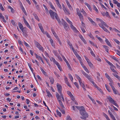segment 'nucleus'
<instances>
[{"mask_svg": "<svg viewBox=\"0 0 120 120\" xmlns=\"http://www.w3.org/2000/svg\"><path fill=\"white\" fill-rule=\"evenodd\" d=\"M103 46V47L105 49V51L107 52H108L109 51L108 47L105 45H104Z\"/></svg>", "mask_w": 120, "mask_h": 120, "instance_id": "obj_25", "label": "nucleus"}, {"mask_svg": "<svg viewBox=\"0 0 120 120\" xmlns=\"http://www.w3.org/2000/svg\"><path fill=\"white\" fill-rule=\"evenodd\" d=\"M50 80V82L51 84H53L54 82V80L53 78L52 77H50L49 78Z\"/></svg>", "mask_w": 120, "mask_h": 120, "instance_id": "obj_14", "label": "nucleus"}, {"mask_svg": "<svg viewBox=\"0 0 120 120\" xmlns=\"http://www.w3.org/2000/svg\"><path fill=\"white\" fill-rule=\"evenodd\" d=\"M90 81H92V79L91 78V77L88 75V74L86 75V76H85Z\"/></svg>", "mask_w": 120, "mask_h": 120, "instance_id": "obj_15", "label": "nucleus"}, {"mask_svg": "<svg viewBox=\"0 0 120 120\" xmlns=\"http://www.w3.org/2000/svg\"><path fill=\"white\" fill-rule=\"evenodd\" d=\"M114 84L113 83V82H110L109 83V84L111 86V88H113L114 87V86L113 85Z\"/></svg>", "mask_w": 120, "mask_h": 120, "instance_id": "obj_44", "label": "nucleus"}, {"mask_svg": "<svg viewBox=\"0 0 120 120\" xmlns=\"http://www.w3.org/2000/svg\"><path fill=\"white\" fill-rule=\"evenodd\" d=\"M57 86L58 90V92L60 93H62V87L61 86L57 83Z\"/></svg>", "mask_w": 120, "mask_h": 120, "instance_id": "obj_7", "label": "nucleus"}, {"mask_svg": "<svg viewBox=\"0 0 120 120\" xmlns=\"http://www.w3.org/2000/svg\"><path fill=\"white\" fill-rule=\"evenodd\" d=\"M18 25L20 29L23 28L22 25L20 22L18 23Z\"/></svg>", "mask_w": 120, "mask_h": 120, "instance_id": "obj_42", "label": "nucleus"}, {"mask_svg": "<svg viewBox=\"0 0 120 120\" xmlns=\"http://www.w3.org/2000/svg\"><path fill=\"white\" fill-rule=\"evenodd\" d=\"M90 53L91 54V55L93 56H94V57H95V54H94V53L93 52V51H92V50L91 51H90Z\"/></svg>", "mask_w": 120, "mask_h": 120, "instance_id": "obj_58", "label": "nucleus"}, {"mask_svg": "<svg viewBox=\"0 0 120 120\" xmlns=\"http://www.w3.org/2000/svg\"><path fill=\"white\" fill-rule=\"evenodd\" d=\"M50 60L51 61H52L55 64H56V62H57L53 57H50Z\"/></svg>", "mask_w": 120, "mask_h": 120, "instance_id": "obj_20", "label": "nucleus"}, {"mask_svg": "<svg viewBox=\"0 0 120 120\" xmlns=\"http://www.w3.org/2000/svg\"><path fill=\"white\" fill-rule=\"evenodd\" d=\"M85 4L86 5L88 8L90 10H91V8L90 7V6L88 3H85Z\"/></svg>", "mask_w": 120, "mask_h": 120, "instance_id": "obj_26", "label": "nucleus"}, {"mask_svg": "<svg viewBox=\"0 0 120 120\" xmlns=\"http://www.w3.org/2000/svg\"><path fill=\"white\" fill-rule=\"evenodd\" d=\"M113 40L114 41L116 42L118 44H119L120 43V42L117 40L116 39H114Z\"/></svg>", "mask_w": 120, "mask_h": 120, "instance_id": "obj_63", "label": "nucleus"}, {"mask_svg": "<svg viewBox=\"0 0 120 120\" xmlns=\"http://www.w3.org/2000/svg\"><path fill=\"white\" fill-rule=\"evenodd\" d=\"M56 96L58 100V101L59 100H60V97L59 94L57 93H56Z\"/></svg>", "mask_w": 120, "mask_h": 120, "instance_id": "obj_24", "label": "nucleus"}, {"mask_svg": "<svg viewBox=\"0 0 120 120\" xmlns=\"http://www.w3.org/2000/svg\"><path fill=\"white\" fill-rule=\"evenodd\" d=\"M92 83V84H93L94 86L95 87H98H98L96 85V84L95 83L93 82V81H92H92H90Z\"/></svg>", "mask_w": 120, "mask_h": 120, "instance_id": "obj_47", "label": "nucleus"}, {"mask_svg": "<svg viewBox=\"0 0 120 120\" xmlns=\"http://www.w3.org/2000/svg\"><path fill=\"white\" fill-rule=\"evenodd\" d=\"M81 12L83 14H84L85 15H86V12L84 11V10L83 9H82V10H81Z\"/></svg>", "mask_w": 120, "mask_h": 120, "instance_id": "obj_55", "label": "nucleus"}, {"mask_svg": "<svg viewBox=\"0 0 120 120\" xmlns=\"http://www.w3.org/2000/svg\"><path fill=\"white\" fill-rule=\"evenodd\" d=\"M66 63L67 65L68 66V68H69L70 69L71 68V66H70V65L69 64L68 62V61H66Z\"/></svg>", "mask_w": 120, "mask_h": 120, "instance_id": "obj_53", "label": "nucleus"}, {"mask_svg": "<svg viewBox=\"0 0 120 120\" xmlns=\"http://www.w3.org/2000/svg\"><path fill=\"white\" fill-rule=\"evenodd\" d=\"M110 68L111 70L114 72H116V71L115 70L114 68H115V67L114 66V67H113V66H111Z\"/></svg>", "mask_w": 120, "mask_h": 120, "instance_id": "obj_21", "label": "nucleus"}, {"mask_svg": "<svg viewBox=\"0 0 120 120\" xmlns=\"http://www.w3.org/2000/svg\"><path fill=\"white\" fill-rule=\"evenodd\" d=\"M74 84L78 89H79V86L78 83L76 82L74 83Z\"/></svg>", "mask_w": 120, "mask_h": 120, "instance_id": "obj_43", "label": "nucleus"}, {"mask_svg": "<svg viewBox=\"0 0 120 120\" xmlns=\"http://www.w3.org/2000/svg\"><path fill=\"white\" fill-rule=\"evenodd\" d=\"M49 12L52 19H54V17H55L59 23L60 24H61V21L58 16L57 14L56 13L53 11L52 10H50Z\"/></svg>", "mask_w": 120, "mask_h": 120, "instance_id": "obj_1", "label": "nucleus"}, {"mask_svg": "<svg viewBox=\"0 0 120 120\" xmlns=\"http://www.w3.org/2000/svg\"><path fill=\"white\" fill-rule=\"evenodd\" d=\"M24 44L26 46L28 47H29L30 46L29 45L26 43L24 41Z\"/></svg>", "mask_w": 120, "mask_h": 120, "instance_id": "obj_56", "label": "nucleus"}, {"mask_svg": "<svg viewBox=\"0 0 120 120\" xmlns=\"http://www.w3.org/2000/svg\"><path fill=\"white\" fill-rule=\"evenodd\" d=\"M33 15H34L35 18L38 21H39V19L37 15L35 13H34L33 14Z\"/></svg>", "mask_w": 120, "mask_h": 120, "instance_id": "obj_16", "label": "nucleus"}, {"mask_svg": "<svg viewBox=\"0 0 120 120\" xmlns=\"http://www.w3.org/2000/svg\"><path fill=\"white\" fill-rule=\"evenodd\" d=\"M66 20L70 24H72V22L69 20V19L68 18H66Z\"/></svg>", "mask_w": 120, "mask_h": 120, "instance_id": "obj_46", "label": "nucleus"}, {"mask_svg": "<svg viewBox=\"0 0 120 120\" xmlns=\"http://www.w3.org/2000/svg\"><path fill=\"white\" fill-rule=\"evenodd\" d=\"M63 10L64 12L65 13H68V14H70V13H69V11H68L66 9V8H64V9H63Z\"/></svg>", "mask_w": 120, "mask_h": 120, "instance_id": "obj_34", "label": "nucleus"}, {"mask_svg": "<svg viewBox=\"0 0 120 120\" xmlns=\"http://www.w3.org/2000/svg\"><path fill=\"white\" fill-rule=\"evenodd\" d=\"M107 98L108 99L109 101L111 103L113 104L118 108L119 106L115 102V101L112 99V98L110 96H107Z\"/></svg>", "mask_w": 120, "mask_h": 120, "instance_id": "obj_3", "label": "nucleus"}, {"mask_svg": "<svg viewBox=\"0 0 120 120\" xmlns=\"http://www.w3.org/2000/svg\"><path fill=\"white\" fill-rule=\"evenodd\" d=\"M80 61V63L82 66V67H83V68H84L85 67H86V66L84 65V64L81 61V60Z\"/></svg>", "mask_w": 120, "mask_h": 120, "instance_id": "obj_54", "label": "nucleus"}, {"mask_svg": "<svg viewBox=\"0 0 120 120\" xmlns=\"http://www.w3.org/2000/svg\"><path fill=\"white\" fill-rule=\"evenodd\" d=\"M75 76L76 78L79 81L81 80L80 77L77 75L75 74Z\"/></svg>", "mask_w": 120, "mask_h": 120, "instance_id": "obj_31", "label": "nucleus"}, {"mask_svg": "<svg viewBox=\"0 0 120 120\" xmlns=\"http://www.w3.org/2000/svg\"><path fill=\"white\" fill-rule=\"evenodd\" d=\"M11 22L12 25L15 26H16L17 25V23L15 22L13 20H11Z\"/></svg>", "mask_w": 120, "mask_h": 120, "instance_id": "obj_17", "label": "nucleus"}, {"mask_svg": "<svg viewBox=\"0 0 120 120\" xmlns=\"http://www.w3.org/2000/svg\"><path fill=\"white\" fill-rule=\"evenodd\" d=\"M93 7L94 10L97 12L98 13V11L95 6V5H93Z\"/></svg>", "mask_w": 120, "mask_h": 120, "instance_id": "obj_41", "label": "nucleus"}, {"mask_svg": "<svg viewBox=\"0 0 120 120\" xmlns=\"http://www.w3.org/2000/svg\"><path fill=\"white\" fill-rule=\"evenodd\" d=\"M112 90L114 93L115 94H117L116 92H117V90L115 89V87L112 88Z\"/></svg>", "mask_w": 120, "mask_h": 120, "instance_id": "obj_32", "label": "nucleus"}, {"mask_svg": "<svg viewBox=\"0 0 120 120\" xmlns=\"http://www.w3.org/2000/svg\"><path fill=\"white\" fill-rule=\"evenodd\" d=\"M89 66L91 68H92L93 67V65L89 61L87 62Z\"/></svg>", "mask_w": 120, "mask_h": 120, "instance_id": "obj_28", "label": "nucleus"}, {"mask_svg": "<svg viewBox=\"0 0 120 120\" xmlns=\"http://www.w3.org/2000/svg\"><path fill=\"white\" fill-rule=\"evenodd\" d=\"M23 34L24 36H25V37H26L27 36V34L26 33V31H24V32H23Z\"/></svg>", "mask_w": 120, "mask_h": 120, "instance_id": "obj_61", "label": "nucleus"}, {"mask_svg": "<svg viewBox=\"0 0 120 120\" xmlns=\"http://www.w3.org/2000/svg\"><path fill=\"white\" fill-rule=\"evenodd\" d=\"M46 92L47 93V96H48L49 97H52V95L50 93V92L48 90H46Z\"/></svg>", "mask_w": 120, "mask_h": 120, "instance_id": "obj_13", "label": "nucleus"}, {"mask_svg": "<svg viewBox=\"0 0 120 120\" xmlns=\"http://www.w3.org/2000/svg\"><path fill=\"white\" fill-rule=\"evenodd\" d=\"M53 53L56 56H58V54L56 51H53Z\"/></svg>", "mask_w": 120, "mask_h": 120, "instance_id": "obj_52", "label": "nucleus"}, {"mask_svg": "<svg viewBox=\"0 0 120 120\" xmlns=\"http://www.w3.org/2000/svg\"><path fill=\"white\" fill-rule=\"evenodd\" d=\"M77 14L78 16H79L80 18H82L83 17V16L81 13L80 12H77Z\"/></svg>", "mask_w": 120, "mask_h": 120, "instance_id": "obj_33", "label": "nucleus"}, {"mask_svg": "<svg viewBox=\"0 0 120 120\" xmlns=\"http://www.w3.org/2000/svg\"><path fill=\"white\" fill-rule=\"evenodd\" d=\"M21 8V9H22V11L24 13V14L26 15H27V13L26 12V11L24 9V8L23 7V6L22 7H20Z\"/></svg>", "mask_w": 120, "mask_h": 120, "instance_id": "obj_23", "label": "nucleus"}, {"mask_svg": "<svg viewBox=\"0 0 120 120\" xmlns=\"http://www.w3.org/2000/svg\"><path fill=\"white\" fill-rule=\"evenodd\" d=\"M35 43L36 46L42 52L44 50L43 49V47L40 45L38 42L35 41Z\"/></svg>", "mask_w": 120, "mask_h": 120, "instance_id": "obj_4", "label": "nucleus"}, {"mask_svg": "<svg viewBox=\"0 0 120 120\" xmlns=\"http://www.w3.org/2000/svg\"><path fill=\"white\" fill-rule=\"evenodd\" d=\"M108 112L109 114L110 115V116L111 117L113 116V115L112 114V112H111L110 110H109L108 111Z\"/></svg>", "mask_w": 120, "mask_h": 120, "instance_id": "obj_57", "label": "nucleus"}, {"mask_svg": "<svg viewBox=\"0 0 120 120\" xmlns=\"http://www.w3.org/2000/svg\"><path fill=\"white\" fill-rule=\"evenodd\" d=\"M56 112L57 113V115L59 116L60 117H61V113L58 110H56Z\"/></svg>", "mask_w": 120, "mask_h": 120, "instance_id": "obj_29", "label": "nucleus"}, {"mask_svg": "<svg viewBox=\"0 0 120 120\" xmlns=\"http://www.w3.org/2000/svg\"><path fill=\"white\" fill-rule=\"evenodd\" d=\"M87 18L90 21L92 24L94 25H96V24L95 23L93 20L91 19L89 17H87Z\"/></svg>", "mask_w": 120, "mask_h": 120, "instance_id": "obj_9", "label": "nucleus"}, {"mask_svg": "<svg viewBox=\"0 0 120 120\" xmlns=\"http://www.w3.org/2000/svg\"><path fill=\"white\" fill-rule=\"evenodd\" d=\"M112 74L116 78L118 79L120 81V77L118 75L115 73H113Z\"/></svg>", "mask_w": 120, "mask_h": 120, "instance_id": "obj_22", "label": "nucleus"}, {"mask_svg": "<svg viewBox=\"0 0 120 120\" xmlns=\"http://www.w3.org/2000/svg\"><path fill=\"white\" fill-rule=\"evenodd\" d=\"M80 112L81 115L82 116L80 117L82 119H85L88 117V115L85 110L84 107L82 106L81 109H80Z\"/></svg>", "mask_w": 120, "mask_h": 120, "instance_id": "obj_2", "label": "nucleus"}, {"mask_svg": "<svg viewBox=\"0 0 120 120\" xmlns=\"http://www.w3.org/2000/svg\"><path fill=\"white\" fill-rule=\"evenodd\" d=\"M62 24L64 26V28L67 30L69 27L67 23L64 20V22H63Z\"/></svg>", "mask_w": 120, "mask_h": 120, "instance_id": "obj_5", "label": "nucleus"}, {"mask_svg": "<svg viewBox=\"0 0 120 120\" xmlns=\"http://www.w3.org/2000/svg\"><path fill=\"white\" fill-rule=\"evenodd\" d=\"M105 87L107 90L109 92H111V90H110L109 87H108V86L106 84L105 85Z\"/></svg>", "mask_w": 120, "mask_h": 120, "instance_id": "obj_38", "label": "nucleus"}, {"mask_svg": "<svg viewBox=\"0 0 120 120\" xmlns=\"http://www.w3.org/2000/svg\"><path fill=\"white\" fill-rule=\"evenodd\" d=\"M44 34H45L46 35V36L48 37H49V36L48 34V33L47 31H45V32H44V33H43Z\"/></svg>", "mask_w": 120, "mask_h": 120, "instance_id": "obj_51", "label": "nucleus"}, {"mask_svg": "<svg viewBox=\"0 0 120 120\" xmlns=\"http://www.w3.org/2000/svg\"><path fill=\"white\" fill-rule=\"evenodd\" d=\"M70 26L71 28L74 31H75V32L77 31V30L76 29V28L75 27L72 25V24H71Z\"/></svg>", "mask_w": 120, "mask_h": 120, "instance_id": "obj_18", "label": "nucleus"}, {"mask_svg": "<svg viewBox=\"0 0 120 120\" xmlns=\"http://www.w3.org/2000/svg\"><path fill=\"white\" fill-rule=\"evenodd\" d=\"M38 58V59L40 60L42 62L43 64H44V62L43 61V60L42 58V57H40V56H38L37 57Z\"/></svg>", "mask_w": 120, "mask_h": 120, "instance_id": "obj_27", "label": "nucleus"}, {"mask_svg": "<svg viewBox=\"0 0 120 120\" xmlns=\"http://www.w3.org/2000/svg\"><path fill=\"white\" fill-rule=\"evenodd\" d=\"M68 43L69 45V46H70V48H71V47H73L72 45L70 43V42L69 41H68Z\"/></svg>", "mask_w": 120, "mask_h": 120, "instance_id": "obj_49", "label": "nucleus"}, {"mask_svg": "<svg viewBox=\"0 0 120 120\" xmlns=\"http://www.w3.org/2000/svg\"><path fill=\"white\" fill-rule=\"evenodd\" d=\"M55 64L57 66L58 68L60 71H62V69L61 68L58 62H56V64Z\"/></svg>", "mask_w": 120, "mask_h": 120, "instance_id": "obj_12", "label": "nucleus"}, {"mask_svg": "<svg viewBox=\"0 0 120 120\" xmlns=\"http://www.w3.org/2000/svg\"><path fill=\"white\" fill-rule=\"evenodd\" d=\"M56 2V4H57L58 6L59 7V8L60 9L62 8V7L60 5L59 1H58Z\"/></svg>", "mask_w": 120, "mask_h": 120, "instance_id": "obj_35", "label": "nucleus"}, {"mask_svg": "<svg viewBox=\"0 0 120 120\" xmlns=\"http://www.w3.org/2000/svg\"><path fill=\"white\" fill-rule=\"evenodd\" d=\"M60 95L63 101L64 102V98L63 96V95L62 93H60Z\"/></svg>", "mask_w": 120, "mask_h": 120, "instance_id": "obj_48", "label": "nucleus"}, {"mask_svg": "<svg viewBox=\"0 0 120 120\" xmlns=\"http://www.w3.org/2000/svg\"><path fill=\"white\" fill-rule=\"evenodd\" d=\"M67 120H72L71 117L69 116H68L67 117Z\"/></svg>", "mask_w": 120, "mask_h": 120, "instance_id": "obj_60", "label": "nucleus"}, {"mask_svg": "<svg viewBox=\"0 0 120 120\" xmlns=\"http://www.w3.org/2000/svg\"><path fill=\"white\" fill-rule=\"evenodd\" d=\"M0 9L3 11H4V9L1 3L0 4Z\"/></svg>", "mask_w": 120, "mask_h": 120, "instance_id": "obj_37", "label": "nucleus"}, {"mask_svg": "<svg viewBox=\"0 0 120 120\" xmlns=\"http://www.w3.org/2000/svg\"><path fill=\"white\" fill-rule=\"evenodd\" d=\"M68 76L69 78L71 79V81H72L73 80V78L71 75L70 74H68Z\"/></svg>", "mask_w": 120, "mask_h": 120, "instance_id": "obj_36", "label": "nucleus"}, {"mask_svg": "<svg viewBox=\"0 0 120 120\" xmlns=\"http://www.w3.org/2000/svg\"><path fill=\"white\" fill-rule=\"evenodd\" d=\"M96 37L101 42H102L103 40L102 39L99 37H98V35H96Z\"/></svg>", "mask_w": 120, "mask_h": 120, "instance_id": "obj_30", "label": "nucleus"}, {"mask_svg": "<svg viewBox=\"0 0 120 120\" xmlns=\"http://www.w3.org/2000/svg\"><path fill=\"white\" fill-rule=\"evenodd\" d=\"M103 115L106 118V119L107 120H108V119H109V118L108 116L105 113H103Z\"/></svg>", "mask_w": 120, "mask_h": 120, "instance_id": "obj_40", "label": "nucleus"}, {"mask_svg": "<svg viewBox=\"0 0 120 120\" xmlns=\"http://www.w3.org/2000/svg\"><path fill=\"white\" fill-rule=\"evenodd\" d=\"M89 36L92 39H94V38L93 36L91 34H89Z\"/></svg>", "mask_w": 120, "mask_h": 120, "instance_id": "obj_64", "label": "nucleus"}, {"mask_svg": "<svg viewBox=\"0 0 120 120\" xmlns=\"http://www.w3.org/2000/svg\"><path fill=\"white\" fill-rule=\"evenodd\" d=\"M79 83L80 85L81 86L83 85L84 84L82 82L81 80H79Z\"/></svg>", "mask_w": 120, "mask_h": 120, "instance_id": "obj_50", "label": "nucleus"}, {"mask_svg": "<svg viewBox=\"0 0 120 120\" xmlns=\"http://www.w3.org/2000/svg\"><path fill=\"white\" fill-rule=\"evenodd\" d=\"M58 101L60 105L63 108H64V107L63 105L62 102L60 100H59Z\"/></svg>", "mask_w": 120, "mask_h": 120, "instance_id": "obj_19", "label": "nucleus"}, {"mask_svg": "<svg viewBox=\"0 0 120 120\" xmlns=\"http://www.w3.org/2000/svg\"><path fill=\"white\" fill-rule=\"evenodd\" d=\"M38 26L42 33H44V30L43 28L42 24L41 23H39L38 24Z\"/></svg>", "mask_w": 120, "mask_h": 120, "instance_id": "obj_8", "label": "nucleus"}, {"mask_svg": "<svg viewBox=\"0 0 120 120\" xmlns=\"http://www.w3.org/2000/svg\"><path fill=\"white\" fill-rule=\"evenodd\" d=\"M100 22H101V25H104L105 26L108 27L109 26L106 24V23L104 22L102 20H100Z\"/></svg>", "mask_w": 120, "mask_h": 120, "instance_id": "obj_11", "label": "nucleus"}, {"mask_svg": "<svg viewBox=\"0 0 120 120\" xmlns=\"http://www.w3.org/2000/svg\"><path fill=\"white\" fill-rule=\"evenodd\" d=\"M26 25L27 27L30 29L31 30L32 28L30 26L29 24L27 22L25 24Z\"/></svg>", "mask_w": 120, "mask_h": 120, "instance_id": "obj_39", "label": "nucleus"}, {"mask_svg": "<svg viewBox=\"0 0 120 120\" xmlns=\"http://www.w3.org/2000/svg\"><path fill=\"white\" fill-rule=\"evenodd\" d=\"M77 57L80 61H81V58L80 56L78 54L76 55Z\"/></svg>", "mask_w": 120, "mask_h": 120, "instance_id": "obj_45", "label": "nucleus"}, {"mask_svg": "<svg viewBox=\"0 0 120 120\" xmlns=\"http://www.w3.org/2000/svg\"><path fill=\"white\" fill-rule=\"evenodd\" d=\"M98 25L102 29H103L107 33H110V32H109V31L107 30V29L106 28H105L102 25H101L100 23H99L98 24Z\"/></svg>", "mask_w": 120, "mask_h": 120, "instance_id": "obj_6", "label": "nucleus"}, {"mask_svg": "<svg viewBox=\"0 0 120 120\" xmlns=\"http://www.w3.org/2000/svg\"><path fill=\"white\" fill-rule=\"evenodd\" d=\"M105 41L107 45H108L111 47H112V45H111L110 43L108 40V39L106 38H105Z\"/></svg>", "mask_w": 120, "mask_h": 120, "instance_id": "obj_10", "label": "nucleus"}, {"mask_svg": "<svg viewBox=\"0 0 120 120\" xmlns=\"http://www.w3.org/2000/svg\"><path fill=\"white\" fill-rule=\"evenodd\" d=\"M67 94L70 96H72V94H71V92L69 91H68L67 92Z\"/></svg>", "mask_w": 120, "mask_h": 120, "instance_id": "obj_62", "label": "nucleus"}, {"mask_svg": "<svg viewBox=\"0 0 120 120\" xmlns=\"http://www.w3.org/2000/svg\"><path fill=\"white\" fill-rule=\"evenodd\" d=\"M41 71H42V73L45 75L46 74V72L44 71L43 69L42 68H41Z\"/></svg>", "mask_w": 120, "mask_h": 120, "instance_id": "obj_59", "label": "nucleus"}]
</instances>
